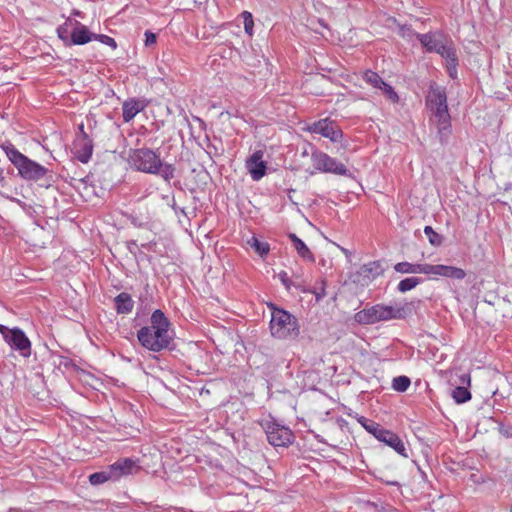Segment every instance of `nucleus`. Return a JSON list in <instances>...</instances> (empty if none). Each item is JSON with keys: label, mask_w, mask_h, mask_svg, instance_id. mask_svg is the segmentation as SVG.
Masks as SVG:
<instances>
[{"label": "nucleus", "mask_w": 512, "mask_h": 512, "mask_svg": "<svg viewBox=\"0 0 512 512\" xmlns=\"http://www.w3.org/2000/svg\"><path fill=\"white\" fill-rule=\"evenodd\" d=\"M4 173H3V170H0V181H3L4 180Z\"/></svg>", "instance_id": "603ef678"}, {"label": "nucleus", "mask_w": 512, "mask_h": 512, "mask_svg": "<svg viewBox=\"0 0 512 512\" xmlns=\"http://www.w3.org/2000/svg\"><path fill=\"white\" fill-rule=\"evenodd\" d=\"M313 166L316 170L333 173L337 175H347L348 170L345 165L335 158L330 157L328 154L319 152L312 154Z\"/></svg>", "instance_id": "9d476101"}, {"label": "nucleus", "mask_w": 512, "mask_h": 512, "mask_svg": "<svg viewBox=\"0 0 512 512\" xmlns=\"http://www.w3.org/2000/svg\"><path fill=\"white\" fill-rule=\"evenodd\" d=\"M129 161L133 168L148 174H157L161 166L160 155L149 148L133 150Z\"/></svg>", "instance_id": "423d86ee"}, {"label": "nucleus", "mask_w": 512, "mask_h": 512, "mask_svg": "<svg viewBox=\"0 0 512 512\" xmlns=\"http://www.w3.org/2000/svg\"><path fill=\"white\" fill-rule=\"evenodd\" d=\"M166 182H170L171 179L175 177V167L169 163H163L161 161V166L159 167L158 173Z\"/></svg>", "instance_id": "2f4dec72"}, {"label": "nucleus", "mask_w": 512, "mask_h": 512, "mask_svg": "<svg viewBox=\"0 0 512 512\" xmlns=\"http://www.w3.org/2000/svg\"><path fill=\"white\" fill-rule=\"evenodd\" d=\"M430 264H419L410 262H399L394 265V270L402 274H427L429 275Z\"/></svg>", "instance_id": "6ab92c4d"}, {"label": "nucleus", "mask_w": 512, "mask_h": 512, "mask_svg": "<svg viewBox=\"0 0 512 512\" xmlns=\"http://www.w3.org/2000/svg\"><path fill=\"white\" fill-rule=\"evenodd\" d=\"M377 440L393 448L401 456L405 458L408 457L404 442L394 432L383 428L379 436L377 437Z\"/></svg>", "instance_id": "2eb2a0df"}, {"label": "nucleus", "mask_w": 512, "mask_h": 512, "mask_svg": "<svg viewBox=\"0 0 512 512\" xmlns=\"http://www.w3.org/2000/svg\"><path fill=\"white\" fill-rule=\"evenodd\" d=\"M411 384L407 376H398L393 379L392 387L398 392H405Z\"/></svg>", "instance_id": "473e14b6"}, {"label": "nucleus", "mask_w": 512, "mask_h": 512, "mask_svg": "<svg viewBox=\"0 0 512 512\" xmlns=\"http://www.w3.org/2000/svg\"><path fill=\"white\" fill-rule=\"evenodd\" d=\"M108 481L115 482L113 479V476L110 472L109 466L106 469H104L100 472H95L89 476V482L92 485H100V484H103Z\"/></svg>", "instance_id": "393cba45"}, {"label": "nucleus", "mask_w": 512, "mask_h": 512, "mask_svg": "<svg viewBox=\"0 0 512 512\" xmlns=\"http://www.w3.org/2000/svg\"><path fill=\"white\" fill-rule=\"evenodd\" d=\"M0 334L11 349L18 351L22 357L28 358L31 356V341L22 329L18 327L8 328L0 324Z\"/></svg>", "instance_id": "6e6552de"}, {"label": "nucleus", "mask_w": 512, "mask_h": 512, "mask_svg": "<svg viewBox=\"0 0 512 512\" xmlns=\"http://www.w3.org/2000/svg\"><path fill=\"white\" fill-rule=\"evenodd\" d=\"M75 148L77 159L82 163H87L93 153V144L86 132H83V136L76 140Z\"/></svg>", "instance_id": "a211bd4d"}, {"label": "nucleus", "mask_w": 512, "mask_h": 512, "mask_svg": "<svg viewBox=\"0 0 512 512\" xmlns=\"http://www.w3.org/2000/svg\"><path fill=\"white\" fill-rule=\"evenodd\" d=\"M342 252L345 254V255H348L349 251L345 248H341Z\"/></svg>", "instance_id": "864d4df0"}, {"label": "nucleus", "mask_w": 512, "mask_h": 512, "mask_svg": "<svg viewBox=\"0 0 512 512\" xmlns=\"http://www.w3.org/2000/svg\"><path fill=\"white\" fill-rule=\"evenodd\" d=\"M95 34L90 32L89 29L81 22L74 20V27L71 31L70 46L84 45L93 40Z\"/></svg>", "instance_id": "dca6fc26"}, {"label": "nucleus", "mask_w": 512, "mask_h": 512, "mask_svg": "<svg viewBox=\"0 0 512 512\" xmlns=\"http://www.w3.org/2000/svg\"><path fill=\"white\" fill-rule=\"evenodd\" d=\"M443 37L444 35L441 32L435 31L419 35L418 40L426 52L432 53L436 50V46H438Z\"/></svg>", "instance_id": "aec40b11"}, {"label": "nucleus", "mask_w": 512, "mask_h": 512, "mask_svg": "<svg viewBox=\"0 0 512 512\" xmlns=\"http://www.w3.org/2000/svg\"><path fill=\"white\" fill-rule=\"evenodd\" d=\"M511 512H512V509H511Z\"/></svg>", "instance_id": "5fc2aeb1"}, {"label": "nucleus", "mask_w": 512, "mask_h": 512, "mask_svg": "<svg viewBox=\"0 0 512 512\" xmlns=\"http://www.w3.org/2000/svg\"><path fill=\"white\" fill-rule=\"evenodd\" d=\"M170 320L160 309L153 311L150 317V325L144 326L137 332L139 343L152 352H160L167 349L172 341L169 334Z\"/></svg>", "instance_id": "f257e3e1"}, {"label": "nucleus", "mask_w": 512, "mask_h": 512, "mask_svg": "<svg viewBox=\"0 0 512 512\" xmlns=\"http://www.w3.org/2000/svg\"><path fill=\"white\" fill-rule=\"evenodd\" d=\"M93 39L99 40L101 43L106 44L112 48L117 47L116 41L110 36L103 35V34H95Z\"/></svg>", "instance_id": "e433bc0d"}, {"label": "nucleus", "mask_w": 512, "mask_h": 512, "mask_svg": "<svg viewBox=\"0 0 512 512\" xmlns=\"http://www.w3.org/2000/svg\"><path fill=\"white\" fill-rule=\"evenodd\" d=\"M148 103L145 99H139V98H129L122 104V116L123 121L125 123H129L134 119V117L142 112L146 107Z\"/></svg>", "instance_id": "4468645a"}, {"label": "nucleus", "mask_w": 512, "mask_h": 512, "mask_svg": "<svg viewBox=\"0 0 512 512\" xmlns=\"http://www.w3.org/2000/svg\"><path fill=\"white\" fill-rule=\"evenodd\" d=\"M246 168L254 181H259L266 175L267 163L263 160V152L255 151L247 160Z\"/></svg>", "instance_id": "ddd939ff"}, {"label": "nucleus", "mask_w": 512, "mask_h": 512, "mask_svg": "<svg viewBox=\"0 0 512 512\" xmlns=\"http://www.w3.org/2000/svg\"><path fill=\"white\" fill-rule=\"evenodd\" d=\"M456 52H457V50H456V48H455L454 44H451L449 47H447V49L445 50V52H444L442 55H440V56H441V57L444 59V61H445L446 59H449L451 56H454V54H455Z\"/></svg>", "instance_id": "ea45409f"}, {"label": "nucleus", "mask_w": 512, "mask_h": 512, "mask_svg": "<svg viewBox=\"0 0 512 512\" xmlns=\"http://www.w3.org/2000/svg\"><path fill=\"white\" fill-rule=\"evenodd\" d=\"M74 27V21L67 18L66 21L57 27V36L63 42L64 46L70 47L71 31Z\"/></svg>", "instance_id": "5701e85b"}, {"label": "nucleus", "mask_w": 512, "mask_h": 512, "mask_svg": "<svg viewBox=\"0 0 512 512\" xmlns=\"http://www.w3.org/2000/svg\"><path fill=\"white\" fill-rule=\"evenodd\" d=\"M461 382H462V383L467 382V383L469 384V383H470V376H469V375H467V374L462 375V376H461Z\"/></svg>", "instance_id": "c03bdc74"}, {"label": "nucleus", "mask_w": 512, "mask_h": 512, "mask_svg": "<svg viewBox=\"0 0 512 512\" xmlns=\"http://www.w3.org/2000/svg\"><path fill=\"white\" fill-rule=\"evenodd\" d=\"M114 304L118 314H129L134 308V301L126 292L118 294L114 299Z\"/></svg>", "instance_id": "412c9836"}, {"label": "nucleus", "mask_w": 512, "mask_h": 512, "mask_svg": "<svg viewBox=\"0 0 512 512\" xmlns=\"http://www.w3.org/2000/svg\"><path fill=\"white\" fill-rule=\"evenodd\" d=\"M358 422L362 425L363 428L370 434H372L376 439L382 431L383 427L373 420L367 419L364 416H360L358 418Z\"/></svg>", "instance_id": "bb28decb"}, {"label": "nucleus", "mask_w": 512, "mask_h": 512, "mask_svg": "<svg viewBox=\"0 0 512 512\" xmlns=\"http://www.w3.org/2000/svg\"><path fill=\"white\" fill-rule=\"evenodd\" d=\"M362 79L366 84L377 90H380L381 86L384 85L385 82L378 73L372 70L364 71Z\"/></svg>", "instance_id": "b1692460"}, {"label": "nucleus", "mask_w": 512, "mask_h": 512, "mask_svg": "<svg viewBox=\"0 0 512 512\" xmlns=\"http://www.w3.org/2000/svg\"><path fill=\"white\" fill-rule=\"evenodd\" d=\"M429 275H437L457 280H462L466 276V272L462 268L448 265H432L429 266Z\"/></svg>", "instance_id": "f3484780"}, {"label": "nucleus", "mask_w": 512, "mask_h": 512, "mask_svg": "<svg viewBox=\"0 0 512 512\" xmlns=\"http://www.w3.org/2000/svg\"><path fill=\"white\" fill-rule=\"evenodd\" d=\"M451 44H453L451 40H448L445 37H443L438 46H436V50H434L433 52L442 55L447 49V47H449Z\"/></svg>", "instance_id": "4c0bfd02"}, {"label": "nucleus", "mask_w": 512, "mask_h": 512, "mask_svg": "<svg viewBox=\"0 0 512 512\" xmlns=\"http://www.w3.org/2000/svg\"><path fill=\"white\" fill-rule=\"evenodd\" d=\"M380 91H382V93L384 94V96L392 103H398L399 101V96L397 94V92L394 90V88L384 82V85L381 86L380 88Z\"/></svg>", "instance_id": "72a5a7b5"}, {"label": "nucleus", "mask_w": 512, "mask_h": 512, "mask_svg": "<svg viewBox=\"0 0 512 512\" xmlns=\"http://www.w3.org/2000/svg\"><path fill=\"white\" fill-rule=\"evenodd\" d=\"M426 106L433 113L441 142L451 134V117L448 111L447 95L444 88L432 84L426 97Z\"/></svg>", "instance_id": "7ed1b4c3"}, {"label": "nucleus", "mask_w": 512, "mask_h": 512, "mask_svg": "<svg viewBox=\"0 0 512 512\" xmlns=\"http://www.w3.org/2000/svg\"><path fill=\"white\" fill-rule=\"evenodd\" d=\"M255 252L262 258L266 257L270 252V245L267 242L260 241L257 237L253 236L247 242Z\"/></svg>", "instance_id": "a878e982"}, {"label": "nucleus", "mask_w": 512, "mask_h": 512, "mask_svg": "<svg viewBox=\"0 0 512 512\" xmlns=\"http://www.w3.org/2000/svg\"><path fill=\"white\" fill-rule=\"evenodd\" d=\"M398 34L403 39H405L408 42H412L414 39H418V36L421 35L420 33H417L411 25L407 24H399L398 25Z\"/></svg>", "instance_id": "cd10ccee"}, {"label": "nucleus", "mask_w": 512, "mask_h": 512, "mask_svg": "<svg viewBox=\"0 0 512 512\" xmlns=\"http://www.w3.org/2000/svg\"><path fill=\"white\" fill-rule=\"evenodd\" d=\"M324 295H325V292L323 289L321 293L316 294V300L319 301L322 297H324Z\"/></svg>", "instance_id": "49530a36"}, {"label": "nucleus", "mask_w": 512, "mask_h": 512, "mask_svg": "<svg viewBox=\"0 0 512 512\" xmlns=\"http://www.w3.org/2000/svg\"><path fill=\"white\" fill-rule=\"evenodd\" d=\"M452 397L456 403L462 404L471 399V393L468 390V388L463 387V386H458L453 389Z\"/></svg>", "instance_id": "c756f323"}, {"label": "nucleus", "mask_w": 512, "mask_h": 512, "mask_svg": "<svg viewBox=\"0 0 512 512\" xmlns=\"http://www.w3.org/2000/svg\"><path fill=\"white\" fill-rule=\"evenodd\" d=\"M131 223H132L134 226H136V227H141V226H142V224H141V223H139L135 217H133V218L131 219Z\"/></svg>", "instance_id": "a18cd8bd"}, {"label": "nucleus", "mask_w": 512, "mask_h": 512, "mask_svg": "<svg viewBox=\"0 0 512 512\" xmlns=\"http://www.w3.org/2000/svg\"><path fill=\"white\" fill-rule=\"evenodd\" d=\"M156 43V35L151 31L145 32V45L150 46Z\"/></svg>", "instance_id": "a19ab883"}, {"label": "nucleus", "mask_w": 512, "mask_h": 512, "mask_svg": "<svg viewBox=\"0 0 512 512\" xmlns=\"http://www.w3.org/2000/svg\"><path fill=\"white\" fill-rule=\"evenodd\" d=\"M267 306L271 311L269 322L271 336L278 340L297 339L300 335V325L297 317L273 303H268Z\"/></svg>", "instance_id": "20e7f679"}, {"label": "nucleus", "mask_w": 512, "mask_h": 512, "mask_svg": "<svg viewBox=\"0 0 512 512\" xmlns=\"http://www.w3.org/2000/svg\"><path fill=\"white\" fill-rule=\"evenodd\" d=\"M278 278L280 279L281 283L285 286L286 289L289 290L291 288L292 282L289 279L286 271H281L278 274Z\"/></svg>", "instance_id": "58836bf2"}, {"label": "nucleus", "mask_w": 512, "mask_h": 512, "mask_svg": "<svg viewBox=\"0 0 512 512\" xmlns=\"http://www.w3.org/2000/svg\"><path fill=\"white\" fill-rule=\"evenodd\" d=\"M500 432L506 437H512V427L501 428Z\"/></svg>", "instance_id": "79ce46f5"}, {"label": "nucleus", "mask_w": 512, "mask_h": 512, "mask_svg": "<svg viewBox=\"0 0 512 512\" xmlns=\"http://www.w3.org/2000/svg\"><path fill=\"white\" fill-rule=\"evenodd\" d=\"M134 246H137L136 242H135V241H131V242L129 243V248H130V247H131V248H134Z\"/></svg>", "instance_id": "8fccbe9b"}, {"label": "nucleus", "mask_w": 512, "mask_h": 512, "mask_svg": "<svg viewBox=\"0 0 512 512\" xmlns=\"http://www.w3.org/2000/svg\"><path fill=\"white\" fill-rule=\"evenodd\" d=\"M387 485H390V486H400V483L396 480H384L382 479Z\"/></svg>", "instance_id": "37998d69"}, {"label": "nucleus", "mask_w": 512, "mask_h": 512, "mask_svg": "<svg viewBox=\"0 0 512 512\" xmlns=\"http://www.w3.org/2000/svg\"><path fill=\"white\" fill-rule=\"evenodd\" d=\"M421 283V279L418 277H408L401 280L397 285V290L400 293H406L414 289L418 284Z\"/></svg>", "instance_id": "c85d7f7f"}, {"label": "nucleus", "mask_w": 512, "mask_h": 512, "mask_svg": "<svg viewBox=\"0 0 512 512\" xmlns=\"http://www.w3.org/2000/svg\"><path fill=\"white\" fill-rule=\"evenodd\" d=\"M413 312V302L406 300L394 301L390 304H375L366 307L354 315V319L361 325H372L378 322L403 320Z\"/></svg>", "instance_id": "f03ea898"}, {"label": "nucleus", "mask_w": 512, "mask_h": 512, "mask_svg": "<svg viewBox=\"0 0 512 512\" xmlns=\"http://www.w3.org/2000/svg\"><path fill=\"white\" fill-rule=\"evenodd\" d=\"M134 246H137L136 242H135V241H131V242L129 243V248H130V247H131V248H134Z\"/></svg>", "instance_id": "3c124183"}, {"label": "nucleus", "mask_w": 512, "mask_h": 512, "mask_svg": "<svg viewBox=\"0 0 512 512\" xmlns=\"http://www.w3.org/2000/svg\"><path fill=\"white\" fill-rule=\"evenodd\" d=\"M261 426L264 429L268 442L274 447H288L294 441V434L290 428L279 424L273 418L263 419Z\"/></svg>", "instance_id": "0eeeda50"}, {"label": "nucleus", "mask_w": 512, "mask_h": 512, "mask_svg": "<svg viewBox=\"0 0 512 512\" xmlns=\"http://www.w3.org/2000/svg\"><path fill=\"white\" fill-rule=\"evenodd\" d=\"M305 130L312 134H319L322 137L328 138L333 143H338L343 138L342 130L330 118H324L315 121L307 125Z\"/></svg>", "instance_id": "1a4fd4ad"}, {"label": "nucleus", "mask_w": 512, "mask_h": 512, "mask_svg": "<svg viewBox=\"0 0 512 512\" xmlns=\"http://www.w3.org/2000/svg\"><path fill=\"white\" fill-rule=\"evenodd\" d=\"M289 239L291 240L293 247L297 251L298 255L304 260H308L311 262L315 261V258L307 247V245L294 233L289 234Z\"/></svg>", "instance_id": "4be33fe9"}, {"label": "nucleus", "mask_w": 512, "mask_h": 512, "mask_svg": "<svg viewBox=\"0 0 512 512\" xmlns=\"http://www.w3.org/2000/svg\"><path fill=\"white\" fill-rule=\"evenodd\" d=\"M384 269L380 261H371L363 264L355 274L354 282L361 285H368L377 277L382 275Z\"/></svg>", "instance_id": "f8f14e48"}, {"label": "nucleus", "mask_w": 512, "mask_h": 512, "mask_svg": "<svg viewBox=\"0 0 512 512\" xmlns=\"http://www.w3.org/2000/svg\"><path fill=\"white\" fill-rule=\"evenodd\" d=\"M424 233L432 245L440 246L442 244V236L436 233L431 226H425Z\"/></svg>", "instance_id": "f704fd0d"}, {"label": "nucleus", "mask_w": 512, "mask_h": 512, "mask_svg": "<svg viewBox=\"0 0 512 512\" xmlns=\"http://www.w3.org/2000/svg\"><path fill=\"white\" fill-rule=\"evenodd\" d=\"M79 131H80V133H81V136H83V132H85V130H84V125H83V124H80V125H79Z\"/></svg>", "instance_id": "de8ad7c7"}, {"label": "nucleus", "mask_w": 512, "mask_h": 512, "mask_svg": "<svg viewBox=\"0 0 512 512\" xmlns=\"http://www.w3.org/2000/svg\"><path fill=\"white\" fill-rule=\"evenodd\" d=\"M72 15L81 16V12L79 10H73Z\"/></svg>", "instance_id": "09e8293b"}, {"label": "nucleus", "mask_w": 512, "mask_h": 512, "mask_svg": "<svg viewBox=\"0 0 512 512\" xmlns=\"http://www.w3.org/2000/svg\"><path fill=\"white\" fill-rule=\"evenodd\" d=\"M109 468L114 481H118L121 477L137 474L141 470L139 461L133 458H120L109 465Z\"/></svg>", "instance_id": "9b49d317"}, {"label": "nucleus", "mask_w": 512, "mask_h": 512, "mask_svg": "<svg viewBox=\"0 0 512 512\" xmlns=\"http://www.w3.org/2000/svg\"><path fill=\"white\" fill-rule=\"evenodd\" d=\"M458 66H459V59L457 52L454 54V56H451L449 59L445 60V68L450 78L456 79L458 75Z\"/></svg>", "instance_id": "7c9ffc66"}, {"label": "nucleus", "mask_w": 512, "mask_h": 512, "mask_svg": "<svg viewBox=\"0 0 512 512\" xmlns=\"http://www.w3.org/2000/svg\"><path fill=\"white\" fill-rule=\"evenodd\" d=\"M7 158L18 170V174L25 180L37 181L42 179L48 169L22 154L12 143L5 142L1 146Z\"/></svg>", "instance_id": "39448f33"}, {"label": "nucleus", "mask_w": 512, "mask_h": 512, "mask_svg": "<svg viewBox=\"0 0 512 512\" xmlns=\"http://www.w3.org/2000/svg\"><path fill=\"white\" fill-rule=\"evenodd\" d=\"M242 17L244 19L245 32L248 33L249 35H252L253 26H254L252 14L248 11H244V12H242Z\"/></svg>", "instance_id": "c9c22d12"}]
</instances>
